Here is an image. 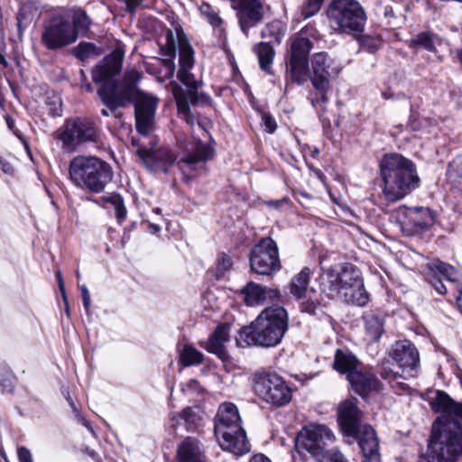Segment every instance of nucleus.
<instances>
[{"instance_id":"79ce46f5","label":"nucleus","mask_w":462,"mask_h":462,"mask_svg":"<svg viewBox=\"0 0 462 462\" xmlns=\"http://www.w3.org/2000/svg\"><path fill=\"white\" fill-rule=\"evenodd\" d=\"M16 379L13 374L8 373L0 380V387L3 393H12L15 387Z\"/></svg>"},{"instance_id":"ddd939ff","label":"nucleus","mask_w":462,"mask_h":462,"mask_svg":"<svg viewBox=\"0 0 462 462\" xmlns=\"http://www.w3.org/2000/svg\"><path fill=\"white\" fill-rule=\"evenodd\" d=\"M334 439V433L327 425L310 423L298 432L295 448L300 454L308 452L316 459H319L329 452L327 447L332 444Z\"/></svg>"},{"instance_id":"cd10ccee","label":"nucleus","mask_w":462,"mask_h":462,"mask_svg":"<svg viewBox=\"0 0 462 462\" xmlns=\"http://www.w3.org/2000/svg\"><path fill=\"white\" fill-rule=\"evenodd\" d=\"M178 462H206V456L200 442L192 437H187L178 447Z\"/></svg>"},{"instance_id":"9d476101","label":"nucleus","mask_w":462,"mask_h":462,"mask_svg":"<svg viewBox=\"0 0 462 462\" xmlns=\"http://www.w3.org/2000/svg\"><path fill=\"white\" fill-rule=\"evenodd\" d=\"M391 358L398 365L402 373L393 370L389 361L383 362L380 370L383 379L389 382L393 388L406 390L408 385L401 379L414 378L418 375L420 367L419 352L409 340L396 342L390 353Z\"/></svg>"},{"instance_id":"6e6552de","label":"nucleus","mask_w":462,"mask_h":462,"mask_svg":"<svg viewBox=\"0 0 462 462\" xmlns=\"http://www.w3.org/2000/svg\"><path fill=\"white\" fill-rule=\"evenodd\" d=\"M328 295L332 299L356 306H365L369 301L360 271L352 263L332 267L328 273Z\"/></svg>"},{"instance_id":"4468645a","label":"nucleus","mask_w":462,"mask_h":462,"mask_svg":"<svg viewBox=\"0 0 462 462\" xmlns=\"http://www.w3.org/2000/svg\"><path fill=\"white\" fill-rule=\"evenodd\" d=\"M310 78L313 88L316 89L319 97L311 100L312 106H316L319 101L326 103L328 101V91L329 89L330 79L337 77L341 71L340 64L330 58L327 52H317L311 57Z\"/></svg>"},{"instance_id":"f704fd0d","label":"nucleus","mask_w":462,"mask_h":462,"mask_svg":"<svg viewBox=\"0 0 462 462\" xmlns=\"http://www.w3.org/2000/svg\"><path fill=\"white\" fill-rule=\"evenodd\" d=\"M254 51L257 54L260 68L263 70L268 71L270 65L273 60L274 51L273 47L266 42H260L254 47Z\"/></svg>"},{"instance_id":"a18cd8bd","label":"nucleus","mask_w":462,"mask_h":462,"mask_svg":"<svg viewBox=\"0 0 462 462\" xmlns=\"http://www.w3.org/2000/svg\"><path fill=\"white\" fill-rule=\"evenodd\" d=\"M361 44L363 48L367 49L368 51L374 52L381 46V41L377 38L365 36L361 41Z\"/></svg>"},{"instance_id":"c9c22d12","label":"nucleus","mask_w":462,"mask_h":462,"mask_svg":"<svg viewBox=\"0 0 462 462\" xmlns=\"http://www.w3.org/2000/svg\"><path fill=\"white\" fill-rule=\"evenodd\" d=\"M447 174L450 182L462 191V155L449 162Z\"/></svg>"},{"instance_id":"8fccbe9b","label":"nucleus","mask_w":462,"mask_h":462,"mask_svg":"<svg viewBox=\"0 0 462 462\" xmlns=\"http://www.w3.org/2000/svg\"><path fill=\"white\" fill-rule=\"evenodd\" d=\"M79 289L81 291L84 308H85L86 311L88 313L89 309H90V303H91L90 293L86 285H80Z\"/></svg>"},{"instance_id":"2f4dec72","label":"nucleus","mask_w":462,"mask_h":462,"mask_svg":"<svg viewBox=\"0 0 462 462\" xmlns=\"http://www.w3.org/2000/svg\"><path fill=\"white\" fill-rule=\"evenodd\" d=\"M438 37L431 32H421L413 36L409 42L408 46L411 49H423L429 52H436V42Z\"/></svg>"},{"instance_id":"0eeeda50","label":"nucleus","mask_w":462,"mask_h":462,"mask_svg":"<svg viewBox=\"0 0 462 462\" xmlns=\"http://www.w3.org/2000/svg\"><path fill=\"white\" fill-rule=\"evenodd\" d=\"M113 176L110 164L96 156L77 155L69 164V179L71 183L93 194L103 192L112 181Z\"/></svg>"},{"instance_id":"f8f14e48","label":"nucleus","mask_w":462,"mask_h":462,"mask_svg":"<svg viewBox=\"0 0 462 462\" xmlns=\"http://www.w3.org/2000/svg\"><path fill=\"white\" fill-rule=\"evenodd\" d=\"M54 138L60 149L71 153L85 143L96 142L98 131L95 123L87 117L67 119L64 125L54 133Z\"/></svg>"},{"instance_id":"9b49d317","label":"nucleus","mask_w":462,"mask_h":462,"mask_svg":"<svg viewBox=\"0 0 462 462\" xmlns=\"http://www.w3.org/2000/svg\"><path fill=\"white\" fill-rule=\"evenodd\" d=\"M327 17L333 31L346 34L362 32L366 21L365 12L356 0H332Z\"/></svg>"},{"instance_id":"13d9d810","label":"nucleus","mask_w":462,"mask_h":462,"mask_svg":"<svg viewBox=\"0 0 462 462\" xmlns=\"http://www.w3.org/2000/svg\"><path fill=\"white\" fill-rule=\"evenodd\" d=\"M79 420L91 432L94 434V430L91 427L90 423L83 417H81L79 414H78Z\"/></svg>"},{"instance_id":"c85d7f7f","label":"nucleus","mask_w":462,"mask_h":462,"mask_svg":"<svg viewBox=\"0 0 462 462\" xmlns=\"http://www.w3.org/2000/svg\"><path fill=\"white\" fill-rule=\"evenodd\" d=\"M432 409L448 416L462 419V402L452 400L446 393L438 391L431 402Z\"/></svg>"},{"instance_id":"4be33fe9","label":"nucleus","mask_w":462,"mask_h":462,"mask_svg":"<svg viewBox=\"0 0 462 462\" xmlns=\"http://www.w3.org/2000/svg\"><path fill=\"white\" fill-rule=\"evenodd\" d=\"M136 153L151 171L167 172L176 161V156L167 147L138 149Z\"/></svg>"},{"instance_id":"dca6fc26","label":"nucleus","mask_w":462,"mask_h":462,"mask_svg":"<svg viewBox=\"0 0 462 462\" xmlns=\"http://www.w3.org/2000/svg\"><path fill=\"white\" fill-rule=\"evenodd\" d=\"M180 147L184 150V154L180 158L177 164L180 170L183 179L186 182L192 180L197 171L204 168L205 162L211 158V148L201 143L199 140L193 139L187 144L182 143L178 139Z\"/></svg>"},{"instance_id":"a19ab883","label":"nucleus","mask_w":462,"mask_h":462,"mask_svg":"<svg viewBox=\"0 0 462 462\" xmlns=\"http://www.w3.org/2000/svg\"><path fill=\"white\" fill-rule=\"evenodd\" d=\"M322 0H308L306 5L302 9L304 18H310L315 15L321 7Z\"/></svg>"},{"instance_id":"ea45409f","label":"nucleus","mask_w":462,"mask_h":462,"mask_svg":"<svg viewBox=\"0 0 462 462\" xmlns=\"http://www.w3.org/2000/svg\"><path fill=\"white\" fill-rule=\"evenodd\" d=\"M102 199L113 205L116 212V218L119 222L125 220L126 217V209L125 207L124 199L119 194L114 193L107 197H103Z\"/></svg>"},{"instance_id":"680f3d73","label":"nucleus","mask_w":462,"mask_h":462,"mask_svg":"<svg viewBox=\"0 0 462 462\" xmlns=\"http://www.w3.org/2000/svg\"><path fill=\"white\" fill-rule=\"evenodd\" d=\"M457 303L459 310L462 312V291H460L459 295L457 297Z\"/></svg>"},{"instance_id":"423d86ee","label":"nucleus","mask_w":462,"mask_h":462,"mask_svg":"<svg viewBox=\"0 0 462 462\" xmlns=\"http://www.w3.org/2000/svg\"><path fill=\"white\" fill-rule=\"evenodd\" d=\"M179 65L180 69L177 72V78L187 89L184 90L175 81L171 82L170 87L177 104L179 115L189 125L193 127L196 118L190 113L189 104L195 105L198 103V90L201 83L196 80L190 72L194 65V51L191 46L184 41H180V43Z\"/></svg>"},{"instance_id":"7ed1b4c3","label":"nucleus","mask_w":462,"mask_h":462,"mask_svg":"<svg viewBox=\"0 0 462 462\" xmlns=\"http://www.w3.org/2000/svg\"><path fill=\"white\" fill-rule=\"evenodd\" d=\"M288 329V314L284 308L264 309L247 327L240 329L236 341L241 346L273 347L282 342Z\"/></svg>"},{"instance_id":"72a5a7b5","label":"nucleus","mask_w":462,"mask_h":462,"mask_svg":"<svg viewBox=\"0 0 462 462\" xmlns=\"http://www.w3.org/2000/svg\"><path fill=\"white\" fill-rule=\"evenodd\" d=\"M178 416L184 420L185 426L189 431L197 430L203 424V412L199 409L187 407Z\"/></svg>"},{"instance_id":"37998d69","label":"nucleus","mask_w":462,"mask_h":462,"mask_svg":"<svg viewBox=\"0 0 462 462\" xmlns=\"http://www.w3.org/2000/svg\"><path fill=\"white\" fill-rule=\"evenodd\" d=\"M318 460L319 462H347L344 455L337 450H329L328 454Z\"/></svg>"},{"instance_id":"052dcab7","label":"nucleus","mask_w":462,"mask_h":462,"mask_svg":"<svg viewBox=\"0 0 462 462\" xmlns=\"http://www.w3.org/2000/svg\"><path fill=\"white\" fill-rule=\"evenodd\" d=\"M81 88H85L86 91H88V92H92L93 91V88H92V86L89 83L82 82L81 83Z\"/></svg>"},{"instance_id":"864d4df0","label":"nucleus","mask_w":462,"mask_h":462,"mask_svg":"<svg viewBox=\"0 0 462 462\" xmlns=\"http://www.w3.org/2000/svg\"><path fill=\"white\" fill-rule=\"evenodd\" d=\"M143 0H125L126 9L131 14H134L137 7H139Z\"/></svg>"},{"instance_id":"f257e3e1","label":"nucleus","mask_w":462,"mask_h":462,"mask_svg":"<svg viewBox=\"0 0 462 462\" xmlns=\"http://www.w3.org/2000/svg\"><path fill=\"white\" fill-rule=\"evenodd\" d=\"M124 56L121 48L114 50L93 68L92 79L96 83H103L97 94L111 112L130 103L134 104L136 129L146 136L152 130L159 99L138 88L141 74L134 69L127 70L120 82H110L121 71Z\"/></svg>"},{"instance_id":"473e14b6","label":"nucleus","mask_w":462,"mask_h":462,"mask_svg":"<svg viewBox=\"0 0 462 462\" xmlns=\"http://www.w3.org/2000/svg\"><path fill=\"white\" fill-rule=\"evenodd\" d=\"M365 329L366 336L372 341H377L383 332V319L374 314H367L364 317Z\"/></svg>"},{"instance_id":"5fc2aeb1","label":"nucleus","mask_w":462,"mask_h":462,"mask_svg":"<svg viewBox=\"0 0 462 462\" xmlns=\"http://www.w3.org/2000/svg\"><path fill=\"white\" fill-rule=\"evenodd\" d=\"M164 66L167 70L166 77L172 78L175 70V65L172 60H164Z\"/></svg>"},{"instance_id":"2eb2a0df","label":"nucleus","mask_w":462,"mask_h":462,"mask_svg":"<svg viewBox=\"0 0 462 462\" xmlns=\"http://www.w3.org/2000/svg\"><path fill=\"white\" fill-rule=\"evenodd\" d=\"M254 392L266 402L283 406L291 400V390L276 374L261 373L254 376Z\"/></svg>"},{"instance_id":"f03ea898","label":"nucleus","mask_w":462,"mask_h":462,"mask_svg":"<svg viewBox=\"0 0 462 462\" xmlns=\"http://www.w3.org/2000/svg\"><path fill=\"white\" fill-rule=\"evenodd\" d=\"M91 21L81 8H72L44 21L41 41L51 51L73 44L89 31Z\"/></svg>"},{"instance_id":"774afa93","label":"nucleus","mask_w":462,"mask_h":462,"mask_svg":"<svg viewBox=\"0 0 462 462\" xmlns=\"http://www.w3.org/2000/svg\"><path fill=\"white\" fill-rule=\"evenodd\" d=\"M316 174H317V176H318L319 179H321V178H322V176H323V174H322V172H321L320 171H316Z\"/></svg>"},{"instance_id":"0e129e2a","label":"nucleus","mask_w":462,"mask_h":462,"mask_svg":"<svg viewBox=\"0 0 462 462\" xmlns=\"http://www.w3.org/2000/svg\"><path fill=\"white\" fill-rule=\"evenodd\" d=\"M0 63L3 64L5 67L7 66V61L5 58V56L0 52Z\"/></svg>"},{"instance_id":"58836bf2","label":"nucleus","mask_w":462,"mask_h":462,"mask_svg":"<svg viewBox=\"0 0 462 462\" xmlns=\"http://www.w3.org/2000/svg\"><path fill=\"white\" fill-rule=\"evenodd\" d=\"M74 55L82 61L98 55L97 47L90 42H80L73 50Z\"/></svg>"},{"instance_id":"a878e982","label":"nucleus","mask_w":462,"mask_h":462,"mask_svg":"<svg viewBox=\"0 0 462 462\" xmlns=\"http://www.w3.org/2000/svg\"><path fill=\"white\" fill-rule=\"evenodd\" d=\"M230 325L221 324L219 325L214 333L209 337L205 348L217 356L221 360H226L229 357L227 351L225 347V344L229 341L230 338Z\"/></svg>"},{"instance_id":"412c9836","label":"nucleus","mask_w":462,"mask_h":462,"mask_svg":"<svg viewBox=\"0 0 462 462\" xmlns=\"http://www.w3.org/2000/svg\"><path fill=\"white\" fill-rule=\"evenodd\" d=\"M236 11L238 24L245 35L249 36V30L257 26L263 19L264 9L263 0H247L232 6Z\"/></svg>"},{"instance_id":"393cba45","label":"nucleus","mask_w":462,"mask_h":462,"mask_svg":"<svg viewBox=\"0 0 462 462\" xmlns=\"http://www.w3.org/2000/svg\"><path fill=\"white\" fill-rule=\"evenodd\" d=\"M427 269L429 271L428 280L439 294L447 292L445 285L440 281V276L449 282H454L457 279L456 269L440 260L436 259L427 263Z\"/></svg>"},{"instance_id":"3c124183","label":"nucleus","mask_w":462,"mask_h":462,"mask_svg":"<svg viewBox=\"0 0 462 462\" xmlns=\"http://www.w3.org/2000/svg\"><path fill=\"white\" fill-rule=\"evenodd\" d=\"M364 462H380V456L378 449L371 452H363Z\"/></svg>"},{"instance_id":"20e7f679","label":"nucleus","mask_w":462,"mask_h":462,"mask_svg":"<svg viewBox=\"0 0 462 462\" xmlns=\"http://www.w3.org/2000/svg\"><path fill=\"white\" fill-rule=\"evenodd\" d=\"M383 193L386 200L395 202L419 187L415 164L399 153L385 154L380 162Z\"/></svg>"},{"instance_id":"69168bd1","label":"nucleus","mask_w":462,"mask_h":462,"mask_svg":"<svg viewBox=\"0 0 462 462\" xmlns=\"http://www.w3.org/2000/svg\"><path fill=\"white\" fill-rule=\"evenodd\" d=\"M108 110H110L108 107H107V109L104 108V109L101 110V114L104 116H109L110 114H109Z\"/></svg>"},{"instance_id":"aec40b11","label":"nucleus","mask_w":462,"mask_h":462,"mask_svg":"<svg viewBox=\"0 0 462 462\" xmlns=\"http://www.w3.org/2000/svg\"><path fill=\"white\" fill-rule=\"evenodd\" d=\"M310 276V270L304 267L291 282V293L302 301V310L310 314H315L316 310L321 305L320 294L314 290L307 291V286Z\"/></svg>"},{"instance_id":"6e6d98bb","label":"nucleus","mask_w":462,"mask_h":462,"mask_svg":"<svg viewBox=\"0 0 462 462\" xmlns=\"http://www.w3.org/2000/svg\"><path fill=\"white\" fill-rule=\"evenodd\" d=\"M56 276H57V280H58V283H59V288H60V291L61 292L62 299H63V300H66V292H65L64 282H63V278H62L61 273H60V271H58L56 273Z\"/></svg>"},{"instance_id":"338daca9","label":"nucleus","mask_w":462,"mask_h":462,"mask_svg":"<svg viewBox=\"0 0 462 462\" xmlns=\"http://www.w3.org/2000/svg\"><path fill=\"white\" fill-rule=\"evenodd\" d=\"M197 125H198L199 130L203 131V132L205 131V129L202 126L201 123L198 122Z\"/></svg>"},{"instance_id":"603ef678","label":"nucleus","mask_w":462,"mask_h":462,"mask_svg":"<svg viewBox=\"0 0 462 462\" xmlns=\"http://www.w3.org/2000/svg\"><path fill=\"white\" fill-rule=\"evenodd\" d=\"M0 169L4 173L12 175L14 174V168L9 162H7L3 157H0Z\"/></svg>"},{"instance_id":"4c0bfd02","label":"nucleus","mask_w":462,"mask_h":462,"mask_svg":"<svg viewBox=\"0 0 462 462\" xmlns=\"http://www.w3.org/2000/svg\"><path fill=\"white\" fill-rule=\"evenodd\" d=\"M199 11L212 27L219 29L221 33L225 32L223 20L218 14L214 11L211 5L207 3H202L199 6Z\"/></svg>"},{"instance_id":"4d7b16f0","label":"nucleus","mask_w":462,"mask_h":462,"mask_svg":"<svg viewBox=\"0 0 462 462\" xmlns=\"http://www.w3.org/2000/svg\"><path fill=\"white\" fill-rule=\"evenodd\" d=\"M249 462H272L267 457L263 454L254 455Z\"/></svg>"},{"instance_id":"f3484780","label":"nucleus","mask_w":462,"mask_h":462,"mask_svg":"<svg viewBox=\"0 0 462 462\" xmlns=\"http://www.w3.org/2000/svg\"><path fill=\"white\" fill-rule=\"evenodd\" d=\"M251 270L261 275H269L281 268L278 247L270 237L263 238L254 246L250 254Z\"/></svg>"},{"instance_id":"6ab92c4d","label":"nucleus","mask_w":462,"mask_h":462,"mask_svg":"<svg viewBox=\"0 0 462 462\" xmlns=\"http://www.w3.org/2000/svg\"><path fill=\"white\" fill-rule=\"evenodd\" d=\"M395 218L402 230L409 234L431 226L435 222V214L429 208L400 207L395 211Z\"/></svg>"},{"instance_id":"7c9ffc66","label":"nucleus","mask_w":462,"mask_h":462,"mask_svg":"<svg viewBox=\"0 0 462 462\" xmlns=\"http://www.w3.org/2000/svg\"><path fill=\"white\" fill-rule=\"evenodd\" d=\"M358 441L362 452H371L378 449V439L374 429L366 424L358 427V432L351 435Z\"/></svg>"},{"instance_id":"a211bd4d","label":"nucleus","mask_w":462,"mask_h":462,"mask_svg":"<svg viewBox=\"0 0 462 462\" xmlns=\"http://www.w3.org/2000/svg\"><path fill=\"white\" fill-rule=\"evenodd\" d=\"M312 42L305 37H295L291 44L288 72L291 81L302 85L309 78V54Z\"/></svg>"},{"instance_id":"49530a36","label":"nucleus","mask_w":462,"mask_h":462,"mask_svg":"<svg viewBox=\"0 0 462 462\" xmlns=\"http://www.w3.org/2000/svg\"><path fill=\"white\" fill-rule=\"evenodd\" d=\"M262 120L263 122L265 130L268 133L272 134L276 130V128H277L276 122L273 119V117H272L270 115L263 113V116H262Z\"/></svg>"},{"instance_id":"e2e57ef3","label":"nucleus","mask_w":462,"mask_h":462,"mask_svg":"<svg viewBox=\"0 0 462 462\" xmlns=\"http://www.w3.org/2000/svg\"><path fill=\"white\" fill-rule=\"evenodd\" d=\"M67 401L69 402V406L72 408V410H73L74 411L78 412V410H77V409H76V407H75V403H74V402L72 401V399L70 398V396H69H69H67Z\"/></svg>"},{"instance_id":"e433bc0d","label":"nucleus","mask_w":462,"mask_h":462,"mask_svg":"<svg viewBox=\"0 0 462 462\" xmlns=\"http://www.w3.org/2000/svg\"><path fill=\"white\" fill-rule=\"evenodd\" d=\"M180 360L185 366L199 365L203 362V354L190 345L184 346Z\"/></svg>"},{"instance_id":"39448f33","label":"nucleus","mask_w":462,"mask_h":462,"mask_svg":"<svg viewBox=\"0 0 462 462\" xmlns=\"http://www.w3.org/2000/svg\"><path fill=\"white\" fill-rule=\"evenodd\" d=\"M462 455V426L448 418L433 424L425 459L427 462H457Z\"/></svg>"},{"instance_id":"1a4fd4ad","label":"nucleus","mask_w":462,"mask_h":462,"mask_svg":"<svg viewBox=\"0 0 462 462\" xmlns=\"http://www.w3.org/2000/svg\"><path fill=\"white\" fill-rule=\"evenodd\" d=\"M215 436L223 450L236 456L244 455L250 449L237 407L232 402L222 403L215 417Z\"/></svg>"},{"instance_id":"bb28decb","label":"nucleus","mask_w":462,"mask_h":462,"mask_svg":"<svg viewBox=\"0 0 462 462\" xmlns=\"http://www.w3.org/2000/svg\"><path fill=\"white\" fill-rule=\"evenodd\" d=\"M347 379L353 390L362 397H365L370 393L377 392L380 389L378 379L369 373L357 370L356 373H350Z\"/></svg>"},{"instance_id":"b1692460","label":"nucleus","mask_w":462,"mask_h":462,"mask_svg":"<svg viewBox=\"0 0 462 462\" xmlns=\"http://www.w3.org/2000/svg\"><path fill=\"white\" fill-rule=\"evenodd\" d=\"M245 303L249 307L263 305L267 302L279 301L278 290L262 286L254 282H248L242 290Z\"/></svg>"},{"instance_id":"c03bdc74","label":"nucleus","mask_w":462,"mask_h":462,"mask_svg":"<svg viewBox=\"0 0 462 462\" xmlns=\"http://www.w3.org/2000/svg\"><path fill=\"white\" fill-rule=\"evenodd\" d=\"M231 266H232V260H231L230 256L226 254H222L217 259V272L220 274H223L225 272L229 270L231 268Z\"/></svg>"},{"instance_id":"5701e85b","label":"nucleus","mask_w":462,"mask_h":462,"mask_svg":"<svg viewBox=\"0 0 462 462\" xmlns=\"http://www.w3.org/2000/svg\"><path fill=\"white\" fill-rule=\"evenodd\" d=\"M363 413L357 407L356 399H348L338 406V423L344 434L353 435L358 432Z\"/></svg>"},{"instance_id":"de8ad7c7","label":"nucleus","mask_w":462,"mask_h":462,"mask_svg":"<svg viewBox=\"0 0 462 462\" xmlns=\"http://www.w3.org/2000/svg\"><path fill=\"white\" fill-rule=\"evenodd\" d=\"M19 462H33L31 451L25 447L17 449Z\"/></svg>"},{"instance_id":"09e8293b","label":"nucleus","mask_w":462,"mask_h":462,"mask_svg":"<svg viewBox=\"0 0 462 462\" xmlns=\"http://www.w3.org/2000/svg\"><path fill=\"white\" fill-rule=\"evenodd\" d=\"M29 12L28 6H22L17 14V25L19 30H21L22 26L27 24V13Z\"/></svg>"},{"instance_id":"c756f323","label":"nucleus","mask_w":462,"mask_h":462,"mask_svg":"<svg viewBox=\"0 0 462 462\" xmlns=\"http://www.w3.org/2000/svg\"><path fill=\"white\" fill-rule=\"evenodd\" d=\"M359 362L356 356L349 350L337 349L335 353L333 367L340 374H346L357 371Z\"/></svg>"},{"instance_id":"bf43d9fd","label":"nucleus","mask_w":462,"mask_h":462,"mask_svg":"<svg viewBox=\"0 0 462 462\" xmlns=\"http://www.w3.org/2000/svg\"><path fill=\"white\" fill-rule=\"evenodd\" d=\"M132 144H133V146L136 147V151L138 149H145L143 147V143H141V140H137L134 137H132Z\"/></svg>"}]
</instances>
